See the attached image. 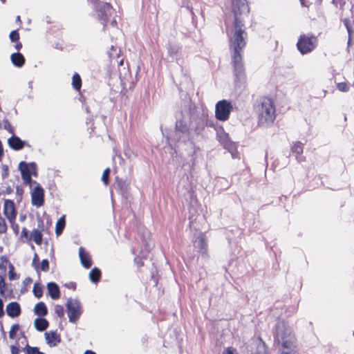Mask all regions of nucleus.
Here are the masks:
<instances>
[{
  "label": "nucleus",
  "mask_w": 354,
  "mask_h": 354,
  "mask_svg": "<svg viewBox=\"0 0 354 354\" xmlns=\"http://www.w3.org/2000/svg\"><path fill=\"white\" fill-rule=\"evenodd\" d=\"M228 37L230 47L232 51V63L234 69V75L236 78L241 80L244 76L241 51L246 44L245 28L239 26L237 23L236 26H233L229 32Z\"/></svg>",
  "instance_id": "f257e3e1"
},
{
  "label": "nucleus",
  "mask_w": 354,
  "mask_h": 354,
  "mask_svg": "<svg viewBox=\"0 0 354 354\" xmlns=\"http://www.w3.org/2000/svg\"><path fill=\"white\" fill-rule=\"evenodd\" d=\"M254 111L259 127L268 128L273 124L276 118V109L271 99L261 98L256 104Z\"/></svg>",
  "instance_id": "f03ea898"
},
{
  "label": "nucleus",
  "mask_w": 354,
  "mask_h": 354,
  "mask_svg": "<svg viewBox=\"0 0 354 354\" xmlns=\"http://www.w3.org/2000/svg\"><path fill=\"white\" fill-rule=\"evenodd\" d=\"M276 337L281 344V354H299L292 330L283 321H279L276 325Z\"/></svg>",
  "instance_id": "7ed1b4c3"
},
{
  "label": "nucleus",
  "mask_w": 354,
  "mask_h": 354,
  "mask_svg": "<svg viewBox=\"0 0 354 354\" xmlns=\"http://www.w3.org/2000/svg\"><path fill=\"white\" fill-rule=\"evenodd\" d=\"M318 44V39L312 34L301 35L297 43L298 50L302 55L312 52Z\"/></svg>",
  "instance_id": "20e7f679"
},
{
  "label": "nucleus",
  "mask_w": 354,
  "mask_h": 354,
  "mask_svg": "<svg viewBox=\"0 0 354 354\" xmlns=\"http://www.w3.org/2000/svg\"><path fill=\"white\" fill-rule=\"evenodd\" d=\"M232 6L235 18L234 26H236L238 23L239 26L245 28L243 23V18L245 15L248 16L250 12V8L246 3V0H233Z\"/></svg>",
  "instance_id": "39448f33"
},
{
  "label": "nucleus",
  "mask_w": 354,
  "mask_h": 354,
  "mask_svg": "<svg viewBox=\"0 0 354 354\" xmlns=\"http://www.w3.org/2000/svg\"><path fill=\"white\" fill-rule=\"evenodd\" d=\"M66 308L69 322L75 323L82 313L81 303L77 299L70 298L67 301Z\"/></svg>",
  "instance_id": "423d86ee"
},
{
  "label": "nucleus",
  "mask_w": 354,
  "mask_h": 354,
  "mask_svg": "<svg viewBox=\"0 0 354 354\" xmlns=\"http://www.w3.org/2000/svg\"><path fill=\"white\" fill-rule=\"evenodd\" d=\"M215 116L220 121H226L230 117L233 106L231 102L223 100L218 102L216 104Z\"/></svg>",
  "instance_id": "0eeeda50"
},
{
  "label": "nucleus",
  "mask_w": 354,
  "mask_h": 354,
  "mask_svg": "<svg viewBox=\"0 0 354 354\" xmlns=\"http://www.w3.org/2000/svg\"><path fill=\"white\" fill-rule=\"evenodd\" d=\"M171 139L178 142L189 141L190 133L185 122L183 121L176 122V130Z\"/></svg>",
  "instance_id": "6e6552de"
},
{
  "label": "nucleus",
  "mask_w": 354,
  "mask_h": 354,
  "mask_svg": "<svg viewBox=\"0 0 354 354\" xmlns=\"http://www.w3.org/2000/svg\"><path fill=\"white\" fill-rule=\"evenodd\" d=\"M95 11L98 20L105 26L110 20L113 9L110 3L104 2L102 3L100 6L96 8Z\"/></svg>",
  "instance_id": "1a4fd4ad"
},
{
  "label": "nucleus",
  "mask_w": 354,
  "mask_h": 354,
  "mask_svg": "<svg viewBox=\"0 0 354 354\" xmlns=\"http://www.w3.org/2000/svg\"><path fill=\"white\" fill-rule=\"evenodd\" d=\"M36 164L31 162L30 164L26 162H21L19 165V169L21 174L24 182L30 184L32 182L31 173L36 171Z\"/></svg>",
  "instance_id": "9d476101"
},
{
  "label": "nucleus",
  "mask_w": 354,
  "mask_h": 354,
  "mask_svg": "<svg viewBox=\"0 0 354 354\" xmlns=\"http://www.w3.org/2000/svg\"><path fill=\"white\" fill-rule=\"evenodd\" d=\"M195 250L202 255H206L207 253V241L205 235L200 232L198 234L193 241Z\"/></svg>",
  "instance_id": "9b49d317"
},
{
  "label": "nucleus",
  "mask_w": 354,
  "mask_h": 354,
  "mask_svg": "<svg viewBox=\"0 0 354 354\" xmlns=\"http://www.w3.org/2000/svg\"><path fill=\"white\" fill-rule=\"evenodd\" d=\"M3 213L10 223L15 222L16 218V212L15 204L11 200H6L3 204Z\"/></svg>",
  "instance_id": "f8f14e48"
},
{
  "label": "nucleus",
  "mask_w": 354,
  "mask_h": 354,
  "mask_svg": "<svg viewBox=\"0 0 354 354\" xmlns=\"http://www.w3.org/2000/svg\"><path fill=\"white\" fill-rule=\"evenodd\" d=\"M44 192L40 185H37L31 193L32 204L36 207H41L44 204Z\"/></svg>",
  "instance_id": "ddd939ff"
},
{
  "label": "nucleus",
  "mask_w": 354,
  "mask_h": 354,
  "mask_svg": "<svg viewBox=\"0 0 354 354\" xmlns=\"http://www.w3.org/2000/svg\"><path fill=\"white\" fill-rule=\"evenodd\" d=\"M12 136L8 139V146L13 150L19 151L21 150L25 145L26 142L21 140L20 138L15 136V133L12 134Z\"/></svg>",
  "instance_id": "4468645a"
},
{
  "label": "nucleus",
  "mask_w": 354,
  "mask_h": 354,
  "mask_svg": "<svg viewBox=\"0 0 354 354\" xmlns=\"http://www.w3.org/2000/svg\"><path fill=\"white\" fill-rule=\"evenodd\" d=\"M79 257H80V259L82 265L85 268H91V266L92 265V261L91 259V256L86 251H85V250L82 247H80L79 248Z\"/></svg>",
  "instance_id": "2eb2a0df"
},
{
  "label": "nucleus",
  "mask_w": 354,
  "mask_h": 354,
  "mask_svg": "<svg viewBox=\"0 0 354 354\" xmlns=\"http://www.w3.org/2000/svg\"><path fill=\"white\" fill-rule=\"evenodd\" d=\"M6 313L8 316L15 317L20 315L21 308L17 302H10L6 306Z\"/></svg>",
  "instance_id": "dca6fc26"
},
{
  "label": "nucleus",
  "mask_w": 354,
  "mask_h": 354,
  "mask_svg": "<svg viewBox=\"0 0 354 354\" xmlns=\"http://www.w3.org/2000/svg\"><path fill=\"white\" fill-rule=\"evenodd\" d=\"M45 339L50 346H55L60 342L59 335L54 331L45 333Z\"/></svg>",
  "instance_id": "f3484780"
},
{
  "label": "nucleus",
  "mask_w": 354,
  "mask_h": 354,
  "mask_svg": "<svg viewBox=\"0 0 354 354\" xmlns=\"http://www.w3.org/2000/svg\"><path fill=\"white\" fill-rule=\"evenodd\" d=\"M48 293L53 299H57L60 297V290L58 285L55 282L47 284Z\"/></svg>",
  "instance_id": "a211bd4d"
},
{
  "label": "nucleus",
  "mask_w": 354,
  "mask_h": 354,
  "mask_svg": "<svg viewBox=\"0 0 354 354\" xmlns=\"http://www.w3.org/2000/svg\"><path fill=\"white\" fill-rule=\"evenodd\" d=\"M10 58L12 64L17 67H21L24 64L25 58L21 53H12Z\"/></svg>",
  "instance_id": "6ab92c4d"
},
{
  "label": "nucleus",
  "mask_w": 354,
  "mask_h": 354,
  "mask_svg": "<svg viewBox=\"0 0 354 354\" xmlns=\"http://www.w3.org/2000/svg\"><path fill=\"white\" fill-rule=\"evenodd\" d=\"M34 325L37 330L44 331L48 326V322L45 319L37 318L35 319Z\"/></svg>",
  "instance_id": "aec40b11"
},
{
  "label": "nucleus",
  "mask_w": 354,
  "mask_h": 354,
  "mask_svg": "<svg viewBox=\"0 0 354 354\" xmlns=\"http://www.w3.org/2000/svg\"><path fill=\"white\" fill-rule=\"evenodd\" d=\"M34 312L39 316H45L47 313V308L44 303L39 302L37 304L34 308Z\"/></svg>",
  "instance_id": "412c9836"
},
{
  "label": "nucleus",
  "mask_w": 354,
  "mask_h": 354,
  "mask_svg": "<svg viewBox=\"0 0 354 354\" xmlns=\"http://www.w3.org/2000/svg\"><path fill=\"white\" fill-rule=\"evenodd\" d=\"M65 225H66V221H65V216L64 215L56 223L55 234H57V236H59L62 233V232L65 227Z\"/></svg>",
  "instance_id": "4be33fe9"
},
{
  "label": "nucleus",
  "mask_w": 354,
  "mask_h": 354,
  "mask_svg": "<svg viewBox=\"0 0 354 354\" xmlns=\"http://www.w3.org/2000/svg\"><path fill=\"white\" fill-rule=\"evenodd\" d=\"M100 277L101 272L97 268H93L89 272V279L93 283L97 282L100 280Z\"/></svg>",
  "instance_id": "5701e85b"
},
{
  "label": "nucleus",
  "mask_w": 354,
  "mask_h": 354,
  "mask_svg": "<svg viewBox=\"0 0 354 354\" xmlns=\"http://www.w3.org/2000/svg\"><path fill=\"white\" fill-rule=\"evenodd\" d=\"M31 239L37 245H40L42 242V234L37 229H35L31 233Z\"/></svg>",
  "instance_id": "b1692460"
},
{
  "label": "nucleus",
  "mask_w": 354,
  "mask_h": 354,
  "mask_svg": "<svg viewBox=\"0 0 354 354\" xmlns=\"http://www.w3.org/2000/svg\"><path fill=\"white\" fill-rule=\"evenodd\" d=\"M291 150L297 156L301 155L304 150L303 144L300 142H294L291 147Z\"/></svg>",
  "instance_id": "393cba45"
},
{
  "label": "nucleus",
  "mask_w": 354,
  "mask_h": 354,
  "mask_svg": "<svg viewBox=\"0 0 354 354\" xmlns=\"http://www.w3.org/2000/svg\"><path fill=\"white\" fill-rule=\"evenodd\" d=\"M72 84L75 90L79 91L80 89L82 86V80L77 73L73 75L72 78Z\"/></svg>",
  "instance_id": "a878e982"
},
{
  "label": "nucleus",
  "mask_w": 354,
  "mask_h": 354,
  "mask_svg": "<svg viewBox=\"0 0 354 354\" xmlns=\"http://www.w3.org/2000/svg\"><path fill=\"white\" fill-rule=\"evenodd\" d=\"M33 294L37 298H40L43 295L42 286L39 283H35L33 287Z\"/></svg>",
  "instance_id": "bb28decb"
},
{
  "label": "nucleus",
  "mask_w": 354,
  "mask_h": 354,
  "mask_svg": "<svg viewBox=\"0 0 354 354\" xmlns=\"http://www.w3.org/2000/svg\"><path fill=\"white\" fill-rule=\"evenodd\" d=\"M20 326L19 324H13L9 332V337L10 339H15L16 337L17 332L19 330Z\"/></svg>",
  "instance_id": "cd10ccee"
},
{
  "label": "nucleus",
  "mask_w": 354,
  "mask_h": 354,
  "mask_svg": "<svg viewBox=\"0 0 354 354\" xmlns=\"http://www.w3.org/2000/svg\"><path fill=\"white\" fill-rule=\"evenodd\" d=\"M3 127L5 130L8 131L9 133L14 134V129L11 124L8 122V120L5 119L3 120Z\"/></svg>",
  "instance_id": "c85d7f7f"
},
{
  "label": "nucleus",
  "mask_w": 354,
  "mask_h": 354,
  "mask_svg": "<svg viewBox=\"0 0 354 354\" xmlns=\"http://www.w3.org/2000/svg\"><path fill=\"white\" fill-rule=\"evenodd\" d=\"M337 88L339 91L342 92H347L349 90V86L346 82L337 83Z\"/></svg>",
  "instance_id": "c756f323"
},
{
  "label": "nucleus",
  "mask_w": 354,
  "mask_h": 354,
  "mask_svg": "<svg viewBox=\"0 0 354 354\" xmlns=\"http://www.w3.org/2000/svg\"><path fill=\"white\" fill-rule=\"evenodd\" d=\"M109 174H110V169L109 168H106L103 174H102V180L103 181L104 184L105 185H107L108 183H109Z\"/></svg>",
  "instance_id": "7c9ffc66"
},
{
  "label": "nucleus",
  "mask_w": 354,
  "mask_h": 354,
  "mask_svg": "<svg viewBox=\"0 0 354 354\" xmlns=\"http://www.w3.org/2000/svg\"><path fill=\"white\" fill-rule=\"evenodd\" d=\"M26 353L27 354H44V353L39 351L37 347H31L27 346L26 348Z\"/></svg>",
  "instance_id": "2f4dec72"
},
{
  "label": "nucleus",
  "mask_w": 354,
  "mask_h": 354,
  "mask_svg": "<svg viewBox=\"0 0 354 354\" xmlns=\"http://www.w3.org/2000/svg\"><path fill=\"white\" fill-rule=\"evenodd\" d=\"M7 230V225L4 218L0 216V234L5 233Z\"/></svg>",
  "instance_id": "473e14b6"
},
{
  "label": "nucleus",
  "mask_w": 354,
  "mask_h": 354,
  "mask_svg": "<svg viewBox=\"0 0 354 354\" xmlns=\"http://www.w3.org/2000/svg\"><path fill=\"white\" fill-rule=\"evenodd\" d=\"M41 270L46 272L49 269V262L47 259H43L40 265Z\"/></svg>",
  "instance_id": "72a5a7b5"
},
{
  "label": "nucleus",
  "mask_w": 354,
  "mask_h": 354,
  "mask_svg": "<svg viewBox=\"0 0 354 354\" xmlns=\"http://www.w3.org/2000/svg\"><path fill=\"white\" fill-rule=\"evenodd\" d=\"M10 39L12 42L17 41L19 39V33L17 30H13L10 33Z\"/></svg>",
  "instance_id": "f704fd0d"
},
{
  "label": "nucleus",
  "mask_w": 354,
  "mask_h": 354,
  "mask_svg": "<svg viewBox=\"0 0 354 354\" xmlns=\"http://www.w3.org/2000/svg\"><path fill=\"white\" fill-rule=\"evenodd\" d=\"M55 313L59 317H62L64 316V308L63 306H60V305H56L55 307Z\"/></svg>",
  "instance_id": "c9c22d12"
},
{
  "label": "nucleus",
  "mask_w": 354,
  "mask_h": 354,
  "mask_svg": "<svg viewBox=\"0 0 354 354\" xmlns=\"http://www.w3.org/2000/svg\"><path fill=\"white\" fill-rule=\"evenodd\" d=\"M8 277L10 280H15L17 278V274L14 272V267L12 265L10 266V270L8 272Z\"/></svg>",
  "instance_id": "e433bc0d"
},
{
  "label": "nucleus",
  "mask_w": 354,
  "mask_h": 354,
  "mask_svg": "<svg viewBox=\"0 0 354 354\" xmlns=\"http://www.w3.org/2000/svg\"><path fill=\"white\" fill-rule=\"evenodd\" d=\"M168 52L171 55L176 54L178 52L177 46L175 45L172 46L170 44L169 46L168 47Z\"/></svg>",
  "instance_id": "4c0bfd02"
},
{
  "label": "nucleus",
  "mask_w": 354,
  "mask_h": 354,
  "mask_svg": "<svg viewBox=\"0 0 354 354\" xmlns=\"http://www.w3.org/2000/svg\"><path fill=\"white\" fill-rule=\"evenodd\" d=\"M5 292V282L3 278L0 276V295H3Z\"/></svg>",
  "instance_id": "58836bf2"
},
{
  "label": "nucleus",
  "mask_w": 354,
  "mask_h": 354,
  "mask_svg": "<svg viewBox=\"0 0 354 354\" xmlns=\"http://www.w3.org/2000/svg\"><path fill=\"white\" fill-rule=\"evenodd\" d=\"M87 2L89 4H93L95 7V9L102 3L100 0H87Z\"/></svg>",
  "instance_id": "ea45409f"
},
{
  "label": "nucleus",
  "mask_w": 354,
  "mask_h": 354,
  "mask_svg": "<svg viewBox=\"0 0 354 354\" xmlns=\"http://www.w3.org/2000/svg\"><path fill=\"white\" fill-rule=\"evenodd\" d=\"M236 351L232 348H227L225 350H224L223 354H236Z\"/></svg>",
  "instance_id": "a19ab883"
},
{
  "label": "nucleus",
  "mask_w": 354,
  "mask_h": 354,
  "mask_svg": "<svg viewBox=\"0 0 354 354\" xmlns=\"http://www.w3.org/2000/svg\"><path fill=\"white\" fill-rule=\"evenodd\" d=\"M10 349H11L12 354H18L19 353V350L17 346H11Z\"/></svg>",
  "instance_id": "79ce46f5"
},
{
  "label": "nucleus",
  "mask_w": 354,
  "mask_h": 354,
  "mask_svg": "<svg viewBox=\"0 0 354 354\" xmlns=\"http://www.w3.org/2000/svg\"><path fill=\"white\" fill-rule=\"evenodd\" d=\"M3 303L2 299L0 298V318L3 316L4 312L3 310Z\"/></svg>",
  "instance_id": "37998d69"
},
{
  "label": "nucleus",
  "mask_w": 354,
  "mask_h": 354,
  "mask_svg": "<svg viewBox=\"0 0 354 354\" xmlns=\"http://www.w3.org/2000/svg\"><path fill=\"white\" fill-rule=\"evenodd\" d=\"M11 225H12V227L13 231L15 232V233L16 234H18V232H19V226H18V225L15 224L14 222L12 223H11Z\"/></svg>",
  "instance_id": "c03bdc74"
},
{
  "label": "nucleus",
  "mask_w": 354,
  "mask_h": 354,
  "mask_svg": "<svg viewBox=\"0 0 354 354\" xmlns=\"http://www.w3.org/2000/svg\"><path fill=\"white\" fill-rule=\"evenodd\" d=\"M21 236L25 238H28V231L26 228H23L22 232H21Z\"/></svg>",
  "instance_id": "a18cd8bd"
},
{
  "label": "nucleus",
  "mask_w": 354,
  "mask_h": 354,
  "mask_svg": "<svg viewBox=\"0 0 354 354\" xmlns=\"http://www.w3.org/2000/svg\"><path fill=\"white\" fill-rule=\"evenodd\" d=\"M231 154H232V157L233 158H238V156H237V153L236 151H230Z\"/></svg>",
  "instance_id": "49530a36"
},
{
  "label": "nucleus",
  "mask_w": 354,
  "mask_h": 354,
  "mask_svg": "<svg viewBox=\"0 0 354 354\" xmlns=\"http://www.w3.org/2000/svg\"><path fill=\"white\" fill-rule=\"evenodd\" d=\"M22 47V44L21 43H17L16 45H15V48L17 50H19Z\"/></svg>",
  "instance_id": "de8ad7c7"
},
{
  "label": "nucleus",
  "mask_w": 354,
  "mask_h": 354,
  "mask_svg": "<svg viewBox=\"0 0 354 354\" xmlns=\"http://www.w3.org/2000/svg\"><path fill=\"white\" fill-rule=\"evenodd\" d=\"M21 337L24 339V342H22V344L26 343L27 342L26 337V336H25L24 333H21Z\"/></svg>",
  "instance_id": "09e8293b"
},
{
  "label": "nucleus",
  "mask_w": 354,
  "mask_h": 354,
  "mask_svg": "<svg viewBox=\"0 0 354 354\" xmlns=\"http://www.w3.org/2000/svg\"><path fill=\"white\" fill-rule=\"evenodd\" d=\"M3 171H5V176L8 175V167L7 166H4L3 167ZM3 176H4V174H3Z\"/></svg>",
  "instance_id": "8fccbe9b"
},
{
  "label": "nucleus",
  "mask_w": 354,
  "mask_h": 354,
  "mask_svg": "<svg viewBox=\"0 0 354 354\" xmlns=\"http://www.w3.org/2000/svg\"><path fill=\"white\" fill-rule=\"evenodd\" d=\"M84 354H95V353H94L92 351L87 350V351H85Z\"/></svg>",
  "instance_id": "3c124183"
},
{
  "label": "nucleus",
  "mask_w": 354,
  "mask_h": 354,
  "mask_svg": "<svg viewBox=\"0 0 354 354\" xmlns=\"http://www.w3.org/2000/svg\"><path fill=\"white\" fill-rule=\"evenodd\" d=\"M111 24L113 26H115L116 25V20L115 19H112L111 21Z\"/></svg>",
  "instance_id": "603ef678"
},
{
  "label": "nucleus",
  "mask_w": 354,
  "mask_h": 354,
  "mask_svg": "<svg viewBox=\"0 0 354 354\" xmlns=\"http://www.w3.org/2000/svg\"><path fill=\"white\" fill-rule=\"evenodd\" d=\"M1 259L2 262H6L7 261V258L5 256H2L1 257Z\"/></svg>",
  "instance_id": "864d4df0"
},
{
  "label": "nucleus",
  "mask_w": 354,
  "mask_h": 354,
  "mask_svg": "<svg viewBox=\"0 0 354 354\" xmlns=\"http://www.w3.org/2000/svg\"><path fill=\"white\" fill-rule=\"evenodd\" d=\"M300 3L302 6H307L305 3V0H300Z\"/></svg>",
  "instance_id": "5fc2aeb1"
},
{
  "label": "nucleus",
  "mask_w": 354,
  "mask_h": 354,
  "mask_svg": "<svg viewBox=\"0 0 354 354\" xmlns=\"http://www.w3.org/2000/svg\"><path fill=\"white\" fill-rule=\"evenodd\" d=\"M17 21H20V17H19V16H17Z\"/></svg>",
  "instance_id": "6e6d98bb"
},
{
  "label": "nucleus",
  "mask_w": 354,
  "mask_h": 354,
  "mask_svg": "<svg viewBox=\"0 0 354 354\" xmlns=\"http://www.w3.org/2000/svg\"><path fill=\"white\" fill-rule=\"evenodd\" d=\"M3 3H5L6 0H1Z\"/></svg>",
  "instance_id": "4d7b16f0"
},
{
  "label": "nucleus",
  "mask_w": 354,
  "mask_h": 354,
  "mask_svg": "<svg viewBox=\"0 0 354 354\" xmlns=\"http://www.w3.org/2000/svg\"><path fill=\"white\" fill-rule=\"evenodd\" d=\"M346 28H347V30H348V32H350V29H349V28L348 27L347 25H346Z\"/></svg>",
  "instance_id": "13d9d810"
},
{
  "label": "nucleus",
  "mask_w": 354,
  "mask_h": 354,
  "mask_svg": "<svg viewBox=\"0 0 354 354\" xmlns=\"http://www.w3.org/2000/svg\"><path fill=\"white\" fill-rule=\"evenodd\" d=\"M25 218V216L21 217V220L23 221Z\"/></svg>",
  "instance_id": "bf43d9fd"
},
{
  "label": "nucleus",
  "mask_w": 354,
  "mask_h": 354,
  "mask_svg": "<svg viewBox=\"0 0 354 354\" xmlns=\"http://www.w3.org/2000/svg\"><path fill=\"white\" fill-rule=\"evenodd\" d=\"M122 62H123V61H122V60H121V61L120 62V64H122Z\"/></svg>",
  "instance_id": "052dcab7"
},
{
  "label": "nucleus",
  "mask_w": 354,
  "mask_h": 354,
  "mask_svg": "<svg viewBox=\"0 0 354 354\" xmlns=\"http://www.w3.org/2000/svg\"><path fill=\"white\" fill-rule=\"evenodd\" d=\"M35 258H36V257ZM35 259H33V263H35Z\"/></svg>",
  "instance_id": "680f3d73"
}]
</instances>
